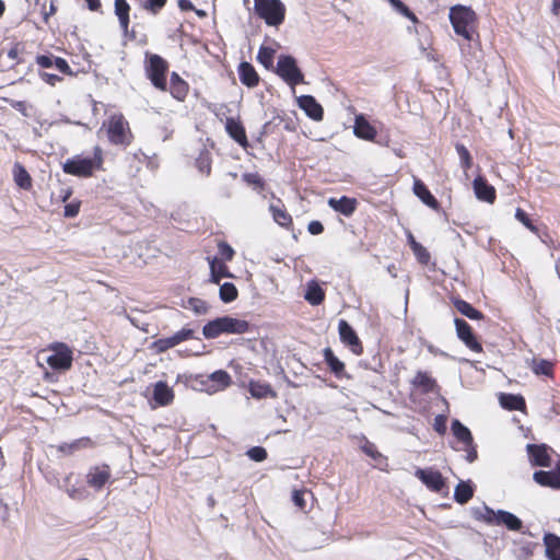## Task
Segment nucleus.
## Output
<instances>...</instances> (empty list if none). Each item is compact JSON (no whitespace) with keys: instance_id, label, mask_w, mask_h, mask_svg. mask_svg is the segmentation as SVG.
Segmentation results:
<instances>
[{"instance_id":"f257e3e1","label":"nucleus","mask_w":560,"mask_h":560,"mask_svg":"<svg viewBox=\"0 0 560 560\" xmlns=\"http://www.w3.org/2000/svg\"><path fill=\"white\" fill-rule=\"evenodd\" d=\"M103 162V151L96 145L93 149V156L73 155L62 164V171L68 175L88 178L102 168Z\"/></svg>"},{"instance_id":"f03ea898","label":"nucleus","mask_w":560,"mask_h":560,"mask_svg":"<svg viewBox=\"0 0 560 560\" xmlns=\"http://www.w3.org/2000/svg\"><path fill=\"white\" fill-rule=\"evenodd\" d=\"M448 18L457 35L468 42L472 40L477 21L475 11L469 7L457 4L450 9Z\"/></svg>"},{"instance_id":"7ed1b4c3","label":"nucleus","mask_w":560,"mask_h":560,"mask_svg":"<svg viewBox=\"0 0 560 560\" xmlns=\"http://www.w3.org/2000/svg\"><path fill=\"white\" fill-rule=\"evenodd\" d=\"M248 330V322L230 316H222L208 322L202 328V334L207 339H214L221 334L241 335L247 332Z\"/></svg>"},{"instance_id":"20e7f679","label":"nucleus","mask_w":560,"mask_h":560,"mask_svg":"<svg viewBox=\"0 0 560 560\" xmlns=\"http://www.w3.org/2000/svg\"><path fill=\"white\" fill-rule=\"evenodd\" d=\"M144 70L151 83L161 91H166V72L168 63L161 56L155 54H145Z\"/></svg>"},{"instance_id":"39448f33","label":"nucleus","mask_w":560,"mask_h":560,"mask_svg":"<svg viewBox=\"0 0 560 560\" xmlns=\"http://www.w3.org/2000/svg\"><path fill=\"white\" fill-rule=\"evenodd\" d=\"M257 15L270 26L280 25L285 15V7L280 0H254Z\"/></svg>"},{"instance_id":"423d86ee","label":"nucleus","mask_w":560,"mask_h":560,"mask_svg":"<svg viewBox=\"0 0 560 560\" xmlns=\"http://www.w3.org/2000/svg\"><path fill=\"white\" fill-rule=\"evenodd\" d=\"M276 73L291 86L303 83L304 80L296 60L290 55H281L278 58Z\"/></svg>"},{"instance_id":"0eeeda50","label":"nucleus","mask_w":560,"mask_h":560,"mask_svg":"<svg viewBox=\"0 0 560 560\" xmlns=\"http://www.w3.org/2000/svg\"><path fill=\"white\" fill-rule=\"evenodd\" d=\"M485 512H488L490 516L487 517V524L489 525H504L508 529L518 532L523 527L522 521L511 512L504 510H498L494 512L489 506H483Z\"/></svg>"},{"instance_id":"6e6552de","label":"nucleus","mask_w":560,"mask_h":560,"mask_svg":"<svg viewBox=\"0 0 560 560\" xmlns=\"http://www.w3.org/2000/svg\"><path fill=\"white\" fill-rule=\"evenodd\" d=\"M55 353L47 358V363L54 370H69L72 365V351L65 343H56L52 347Z\"/></svg>"},{"instance_id":"1a4fd4ad","label":"nucleus","mask_w":560,"mask_h":560,"mask_svg":"<svg viewBox=\"0 0 560 560\" xmlns=\"http://www.w3.org/2000/svg\"><path fill=\"white\" fill-rule=\"evenodd\" d=\"M454 324L456 327L457 337L465 343V346L474 352H481L482 346L476 339L470 325L466 320L458 317L454 319Z\"/></svg>"},{"instance_id":"9d476101","label":"nucleus","mask_w":560,"mask_h":560,"mask_svg":"<svg viewBox=\"0 0 560 560\" xmlns=\"http://www.w3.org/2000/svg\"><path fill=\"white\" fill-rule=\"evenodd\" d=\"M415 476L434 492H440L445 487V480L442 474L432 468H418Z\"/></svg>"},{"instance_id":"9b49d317","label":"nucleus","mask_w":560,"mask_h":560,"mask_svg":"<svg viewBox=\"0 0 560 560\" xmlns=\"http://www.w3.org/2000/svg\"><path fill=\"white\" fill-rule=\"evenodd\" d=\"M338 330L340 340L350 347L351 351L355 354H360L362 352V343L354 331V329L351 327V325L345 320L340 319L338 324Z\"/></svg>"},{"instance_id":"f8f14e48","label":"nucleus","mask_w":560,"mask_h":560,"mask_svg":"<svg viewBox=\"0 0 560 560\" xmlns=\"http://www.w3.org/2000/svg\"><path fill=\"white\" fill-rule=\"evenodd\" d=\"M526 450L533 466H551V457L548 453L549 447L546 444H527Z\"/></svg>"},{"instance_id":"ddd939ff","label":"nucleus","mask_w":560,"mask_h":560,"mask_svg":"<svg viewBox=\"0 0 560 560\" xmlns=\"http://www.w3.org/2000/svg\"><path fill=\"white\" fill-rule=\"evenodd\" d=\"M110 478V469L108 465L91 467L86 475V483L95 489L101 490Z\"/></svg>"},{"instance_id":"4468645a","label":"nucleus","mask_w":560,"mask_h":560,"mask_svg":"<svg viewBox=\"0 0 560 560\" xmlns=\"http://www.w3.org/2000/svg\"><path fill=\"white\" fill-rule=\"evenodd\" d=\"M108 138L115 144H128L126 122L122 117H112L108 122Z\"/></svg>"},{"instance_id":"2eb2a0df","label":"nucleus","mask_w":560,"mask_h":560,"mask_svg":"<svg viewBox=\"0 0 560 560\" xmlns=\"http://www.w3.org/2000/svg\"><path fill=\"white\" fill-rule=\"evenodd\" d=\"M298 104L305 114L313 120L319 121L323 119L324 110L322 105L312 95H301L298 97Z\"/></svg>"},{"instance_id":"dca6fc26","label":"nucleus","mask_w":560,"mask_h":560,"mask_svg":"<svg viewBox=\"0 0 560 560\" xmlns=\"http://www.w3.org/2000/svg\"><path fill=\"white\" fill-rule=\"evenodd\" d=\"M472 185L475 195L479 200L489 203H492L495 200V189L493 186L489 185L483 177L477 176L474 179Z\"/></svg>"},{"instance_id":"f3484780","label":"nucleus","mask_w":560,"mask_h":560,"mask_svg":"<svg viewBox=\"0 0 560 560\" xmlns=\"http://www.w3.org/2000/svg\"><path fill=\"white\" fill-rule=\"evenodd\" d=\"M328 206L335 211L340 212L346 217H350L355 211L357 200L347 196H343L339 199L329 198Z\"/></svg>"},{"instance_id":"a211bd4d","label":"nucleus","mask_w":560,"mask_h":560,"mask_svg":"<svg viewBox=\"0 0 560 560\" xmlns=\"http://www.w3.org/2000/svg\"><path fill=\"white\" fill-rule=\"evenodd\" d=\"M153 399L160 406H167L174 399L173 389L166 384V382L159 381L154 384Z\"/></svg>"},{"instance_id":"6ab92c4d","label":"nucleus","mask_w":560,"mask_h":560,"mask_svg":"<svg viewBox=\"0 0 560 560\" xmlns=\"http://www.w3.org/2000/svg\"><path fill=\"white\" fill-rule=\"evenodd\" d=\"M413 192L424 205H427L433 210H439V201L420 179H415Z\"/></svg>"},{"instance_id":"aec40b11","label":"nucleus","mask_w":560,"mask_h":560,"mask_svg":"<svg viewBox=\"0 0 560 560\" xmlns=\"http://www.w3.org/2000/svg\"><path fill=\"white\" fill-rule=\"evenodd\" d=\"M353 132L358 138L369 141L376 137L375 128L362 115L355 117Z\"/></svg>"},{"instance_id":"412c9836","label":"nucleus","mask_w":560,"mask_h":560,"mask_svg":"<svg viewBox=\"0 0 560 560\" xmlns=\"http://www.w3.org/2000/svg\"><path fill=\"white\" fill-rule=\"evenodd\" d=\"M238 75L241 82L248 88H254L259 82L258 73L256 72L255 68L247 61L240 63Z\"/></svg>"},{"instance_id":"4be33fe9","label":"nucleus","mask_w":560,"mask_h":560,"mask_svg":"<svg viewBox=\"0 0 560 560\" xmlns=\"http://www.w3.org/2000/svg\"><path fill=\"white\" fill-rule=\"evenodd\" d=\"M225 129L229 136L241 145L247 144V137L244 127L238 120L230 117L226 118Z\"/></svg>"},{"instance_id":"5701e85b","label":"nucleus","mask_w":560,"mask_h":560,"mask_svg":"<svg viewBox=\"0 0 560 560\" xmlns=\"http://www.w3.org/2000/svg\"><path fill=\"white\" fill-rule=\"evenodd\" d=\"M533 479L542 487L560 489V477L555 470H538L533 475Z\"/></svg>"},{"instance_id":"b1692460","label":"nucleus","mask_w":560,"mask_h":560,"mask_svg":"<svg viewBox=\"0 0 560 560\" xmlns=\"http://www.w3.org/2000/svg\"><path fill=\"white\" fill-rule=\"evenodd\" d=\"M546 556L549 560H560V537L552 533L544 536Z\"/></svg>"},{"instance_id":"393cba45","label":"nucleus","mask_w":560,"mask_h":560,"mask_svg":"<svg viewBox=\"0 0 560 560\" xmlns=\"http://www.w3.org/2000/svg\"><path fill=\"white\" fill-rule=\"evenodd\" d=\"M12 173L14 182L20 188L27 190L32 187V178L26 168L21 163H14Z\"/></svg>"},{"instance_id":"a878e982","label":"nucleus","mask_w":560,"mask_h":560,"mask_svg":"<svg viewBox=\"0 0 560 560\" xmlns=\"http://www.w3.org/2000/svg\"><path fill=\"white\" fill-rule=\"evenodd\" d=\"M304 299L311 305H319L325 299V292L316 281H310L307 283Z\"/></svg>"},{"instance_id":"bb28decb","label":"nucleus","mask_w":560,"mask_h":560,"mask_svg":"<svg viewBox=\"0 0 560 560\" xmlns=\"http://www.w3.org/2000/svg\"><path fill=\"white\" fill-rule=\"evenodd\" d=\"M324 359L329 370L337 376L341 377L345 374V364L334 353L330 348L324 349Z\"/></svg>"},{"instance_id":"cd10ccee","label":"nucleus","mask_w":560,"mask_h":560,"mask_svg":"<svg viewBox=\"0 0 560 560\" xmlns=\"http://www.w3.org/2000/svg\"><path fill=\"white\" fill-rule=\"evenodd\" d=\"M130 5L126 0H115V14L124 33L128 32Z\"/></svg>"},{"instance_id":"c85d7f7f","label":"nucleus","mask_w":560,"mask_h":560,"mask_svg":"<svg viewBox=\"0 0 560 560\" xmlns=\"http://www.w3.org/2000/svg\"><path fill=\"white\" fill-rule=\"evenodd\" d=\"M454 306L462 315L468 317L469 319L480 320L483 318V314L480 311L462 299H456L454 301Z\"/></svg>"},{"instance_id":"c756f323","label":"nucleus","mask_w":560,"mask_h":560,"mask_svg":"<svg viewBox=\"0 0 560 560\" xmlns=\"http://www.w3.org/2000/svg\"><path fill=\"white\" fill-rule=\"evenodd\" d=\"M224 277H231L226 265L222 261H219L217 258H213L210 261V281L212 283L219 284L221 279Z\"/></svg>"},{"instance_id":"7c9ffc66","label":"nucleus","mask_w":560,"mask_h":560,"mask_svg":"<svg viewBox=\"0 0 560 560\" xmlns=\"http://www.w3.org/2000/svg\"><path fill=\"white\" fill-rule=\"evenodd\" d=\"M416 387L422 389L423 393H431L436 387V382L427 372L419 371L412 380Z\"/></svg>"},{"instance_id":"2f4dec72","label":"nucleus","mask_w":560,"mask_h":560,"mask_svg":"<svg viewBox=\"0 0 560 560\" xmlns=\"http://www.w3.org/2000/svg\"><path fill=\"white\" fill-rule=\"evenodd\" d=\"M500 404L509 410H522L525 407L524 398L513 394H501Z\"/></svg>"},{"instance_id":"473e14b6","label":"nucleus","mask_w":560,"mask_h":560,"mask_svg":"<svg viewBox=\"0 0 560 560\" xmlns=\"http://www.w3.org/2000/svg\"><path fill=\"white\" fill-rule=\"evenodd\" d=\"M454 436L464 444L472 443V435L469 429L464 425L459 420H454L451 425Z\"/></svg>"},{"instance_id":"72a5a7b5","label":"nucleus","mask_w":560,"mask_h":560,"mask_svg":"<svg viewBox=\"0 0 560 560\" xmlns=\"http://www.w3.org/2000/svg\"><path fill=\"white\" fill-rule=\"evenodd\" d=\"M209 380L213 382V392L222 390L230 386L231 384V376L226 371L218 370L213 373H211L209 376Z\"/></svg>"},{"instance_id":"f704fd0d","label":"nucleus","mask_w":560,"mask_h":560,"mask_svg":"<svg viewBox=\"0 0 560 560\" xmlns=\"http://www.w3.org/2000/svg\"><path fill=\"white\" fill-rule=\"evenodd\" d=\"M249 393L255 398H266L268 396L276 397V392L271 388V386L260 382H250Z\"/></svg>"},{"instance_id":"c9c22d12","label":"nucleus","mask_w":560,"mask_h":560,"mask_svg":"<svg viewBox=\"0 0 560 560\" xmlns=\"http://www.w3.org/2000/svg\"><path fill=\"white\" fill-rule=\"evenodd\" d=\"M474 495V489L468 482L460 481L454 491V499L459 504L467 503Z\"/></svg>"},{"instance_id":"e433bc0d","label":"nucleus","mask_w":560,"mask_h":560,"mask_svg":"<svg viewBox=\"0 0 560 560\" xmlns=\"http://www.w3.org/2000/svg\"><path fill=\"white\" fill-rule=\"evenodd\" d=\"M269 210L272 214L273 220L279 225L289 226L292 223L291 215L282 207L271 203Z\"/></svg>"},{"instance_id":"4c0bfd02","label":"nucleus","mask_w":560,"mask_h":560,"mask_svg":"<svg viewBox=\"0 0 560 560\" xmlns=\"http://www.w3.org/2000/svg\"><path fill=\"white\" fill-rule=\"evenodd\" d=\"M145 314L143 312L132 310L130 313L126 314L127 319L136 328L149 332V323L144 320Z\"/></svg>"},{"instance_id":"58836bf2","label":"nucleus","mask_w":560,"mask_h":560,"mask_svg":"<svg viewBox=\"0 0 560 560\" xmlns=\"http://www.w3.org/2000/svg\"><path fill=\"white\" fill-rule=\"evenodd\" d=\"M530 369L536 375L549 376L552 374V363L545 359H534L532 361Z\"/></svg>"},{"instance_id":"ea45409f","label":"nucleus","mask_w":560,"mask_h":560,"mask_svg":"<svg viewBox=\"0 0 560 560\" xmlns=\"http://www.w3.org/2000/svg\"><path fill=\"white\" fill-rule=\"evenodd\" d=\"M237 289L232 282L221 284L219 296L224 303L233 302L237 298Z\"/></svg>"},{"instance_id":"a19ab883","label":"nucleus","mask_w":560,"mask_h":560,"mask_svg":"<svg viewBox=\"0 0 560 560\" xmlns=\"http://www.w3.org/2000/svg\"><path fill=\"white\" fill-rule=\"evenodd\" d=\"M409 243H410L412 252L416 255V257L418 258V260L421 264H427L430 259V254L427 250V248L423 247L420 243L416 242V240L413 238V236L411 234L409 235Z\"/></svg>"},{"instance_id":"79ce46f5","label":"nucleus","mask_w":560,"mask_h":560,"mask_svg":"<svg viewBox=\"0 0 560 560\" xmlns=\"http://www.w3.org/2000/svg\"><path fill=\"white\" fill-rule=\"evenodd\" d=\"M90 443L91 440L89 438H82L73 441L72 443H63L59 445V451L70 455L82 447H86Z\"/></svg>"},{"instance_id":"37998d69","label":"nucleus","mask_w":560,"mask_h":560,"mask_svg":"<svg viewBox=\"0 0 560 560\" xmlns=\"http://www.w3.org/2000/svg\"><path fill=\"white\" fill-rule=\"evenodd\" d=\"M275 49L266 46L259 48L257 60L266 68L270 69L273 65Z\"/></svg>"},{"instance_id":"c03bdc74","label":"nucleus","mask_w":560,"mask_h":560,"mask_svg":"<svg viewBox=\"0 0 560 560\" xmlns=\"http://www.w3.org/2000/svg\"><path fill=\"white\" fill-rule=\"evenodd\" d=\"M455 149L460 160V166L466 172L472 165V158L464 144L456 143Z\"/></svg>"},{"instance_id":"a18cd8bd","label":"nucleus","mask_w":560,"mask_h":560,"mask_svg":"<svg viewBox=\"0 0 560 560\" xmlns=\"http://www.w3.org/2000/svg\"><path fill=\"white\" fill-rule=\"evenodd\" d=\"M197 315L207 314L209 311V305L206 301L198 298H190L187 301V306Z\"/></svg>"},{"instance_id":"49530a36","label":"nucleus","mask_w":560,"mask_h":560,"mask_svg":"<svg viewBox=\"0 0 560 560\" xmlns=\"http://www.w3.org/2000/svg\"><path fill=\"white\" fill-rule=\"evenodd\" d=\"M196 166L201 173L209 175L211 172V161L209 155L201 153L199 158L196 160Z\"/></svg>"},{"instance_id":"de8ad7c7","label":"nucleus","mask_w":560,"mask_h":560,"mask_svg":"<svg viewBox=\"0 0 560 560\" xmlns=\"http://www.w3.org/2000/svg\"><path fill=\"white\" fill-rule=\"evenodd\" d=\"M187 84L182 79H178V82H174L172 84L171 93L177 100H183L186 96Z\"/></svg>"},{"instance_id":"09e8293b","label":"nucleus","mask_w":560,"mask_h":560,"mask_svg":"<svg viewBox=\"0 0 560 560\" xmlns=\"http://www.w3.org/2000/svg\"><path fill=\"white\" fill-rule=\"evenodd\" d=\"M247 455L254 462H262L267 458V451L261 446H254L247 451Z\"/></svg>"},{"instance_id":"8fccbe9b","label":"nucleus","mask_w":560,"mask_h":560,"mask_svg":"<svg viewBox=\"0 0 560 560\" xmlns=\"http://www.w3.org/2000/svg\"><path fill=\"white\" fill-rule=\"evenodd\" d=\"M173 347L174 345L172 343L170 337L158 339L151 346V348L154 349L158 353L165 352Z\"/></svg>"},{"instance_id":"3c124183","label":"nucleus","mask_w":560,"mask_h":560,"mask_svg":"<svg viewBox=\"0 0 560 560\" xmlns=\"http://www.w3.org/2000/svg\"><path fill=\"white\" fill-rule=\"evenodd\" d=\"M515 218L532 232L537 231L536 226L533 225L530 219L528 218L527 213L523 209H521V208L516 209Z\"/></svg>"},{"instance_id":"603ef678","label":"nucleus","mask_w":560,"mask_h":560,"mask_svg":"<svg viewBox=\"0 0 560 560\" xmlns=\"http://www.w3.org/2000/svg\"><path fill=\"white\" fill-rule=\"evenodd\" d=\"M166 0H145L144 9L150 11L153 14L159 13L162 8L165 5Z\"/></svg>"},{"instance_id":"864d4df0","label":"nucleus","mask_w":560,"mask_h":560,"mask_svg":"<svg viewBox=\"0 0 560 560\" xmlns=\"http://www.w3.org/2000/svg\"><path fill=\"white\" fill-rule=\"evenodd\" d=\"M54 67L63 74H72V70L68 62L61 57H55Z\"/></svg>"},{"instance_id":"5fc2aeb1","label":"nucleus","mask_w":560,"mask_h":560,"mask_svg":"<svg viewBox=\"0 0 560 560\" xmlns=\"http://www.w3.org/2000/svg\"><path fill=\"white\" fill-rule=\"evenodd\" d=\"M243 179L248 185H254V186H256L258 188H262L264 187V180L261 179V177L258 174H253V173L244 174L243 175Z\"/></svg>"},{"instance_id":"6e6d98bb","label":"nucleus","mask_w":560,"mask_h":560,"mask_svg":"<svg viewBox=\"0 0 560 560\" xmlns=\"http://www.w3.org/2000/svg\"><path fill=\"white\" fill-rule=\"evenodd\" d=\"M55 56L52 55H38L36 57V62L42 68H51L54 67Z\"/></svg>"},{"instance_id":"4d7b16f0","label":"nucleus","mask_w":560,"mask_h":560,"mask_svg":"<svg viewBox=\"0 0 560 560\" xmlns=\"http://www.w3.org/2000/svg\"><path fill=\"white\" fill-rule=\"evenodd\" d=\"M219 253L225 260H232L234 255L233 248L224 242L219 244Z\"/></svg>"},{"instance_id":"13d9d810","label":"nucleus","mask_w":560,"mask_h":560,"mask_svg":"<svg viewBox=\"0 0 560 560\" xmlns=\"http://www.w3.org/2000/svg\"><path fill=\"white\" fill-rule=\"evenodd\" d=\"M79 210H80V202H70L68 205L65 206V217L66 218H74L78 213H79Z\"/></svg>"},{"instance_id":"bf43d9fd","label":"nucleus","mask_w":560,"mask_h":560,"mask_svg":"<svg viewBox=\"0 0 560 560\" xmlns=\"http://www.w3.org/2000/svg\"><path fill=\"white\" fill-rule=\"evenodd\" d=\"M39 75L44 82L48 83L51 86L56 85L57 82H60L62 80L61 77L48 72H40Z\"/></svg>"},{"instance_id":"052dcab7","label":"nucleus","mask_w":560,"mask_h":560,"mask_svg":"<svg viewBox=\"0 0 560 560\" xmlns=\"http://www.w3.org/2000/svg\"><path fill=\"white\" fill-rule=\"evenodd\" d=\"M466 445V459L468 463H472L477 459V450H476V446L474 445V442L472 443H469V444H465Z\"/></svg>"},{"instance_id":"680f3d73","label":"nucleus","mask_w":560,"mask_h":560,"mask_svg":"<svg viewBox=\"0 0 560 560\" xmlns=\"http://www.w3.org/2000/svg\"><path fill=\"white\" fill-rule=\"evenodd\" d=\"M307 230L313 235H318L324 231V226L319 221H311L308 223Z\"/></svg>"},{"instance_id":"e2e57ef3","label":"nucleus","mask_w":560,"mask_h":560,"mask_svg":"<svg viewBox=\"0 0 560 560\" xmlns=\"http://www.w3.org/2000/svg\"><path fill=\"white\" fill-rule=\"evenodd\" d=\"M180 342L194 338L195 331L190 328H183L179 331L175 332Z\"/></svg>"},{"instance_id":"0e129e2a","label":"nucleus","mask_w":560,"mask_h":560,"mask_svg":"<svg viewBox=\"0 0 560 560\" xmlns=\"http://www.w3.org/2000/svg\"><path fill=\"white\" fill-rule=\"evenodd\" d=\"M434 429L439 433H442V434L445 432L446 427H445V419L443 416H439L435 418Z\"/></svg>"},{"instance_id":"69168bd1","label":"nucleus","mask_w":560,"mask_h":560,"mask_svg":"<svg viewBox=\"0 0 560 560\" xmlns=\"http://www.w3.org/2000/svg\"><path fill=\"white\" fill-rule=\"evenodd\" d=\"M363 451L366 455L373 457V458H376L377 456H380V453L375 450L374 445L373 444H368L363 447Z\"/></svg>"},{"instance_id":"338daca9","label":"nucleus","mask_w":560,"mask_h":560,"mask_svg":"<svg viewBox=\"0 0 560 560\" xmlns=\"http://www.w3.org/2000/svg\"><path fill=\"white\" fill-rule=\"evenodd\" d=\"M293 501H294L295 505L303 508L304 506L303 493L300 491H294L293 492Z\"/></svg>"},{"instance_id":"774afa93","label":"nucleus","mask_w":560,"mask_h":560,"mask_svg":"<svg viewBox=\"0 0 560 560\" xmlns=\"http://www.w3.org/2000/svg\"><path fill=\"white\" fill-rule=\"evenodd\" d=\"M178 7L183 11H189L194 9V5L190 2V0H178Z\"/></svg>"}]
</instances>
